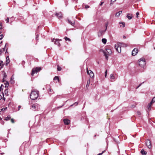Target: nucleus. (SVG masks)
I'll use <instances>...</instances> for the list:
<instances>
[{
  "mask_svg": "<svg viewBox=\"0 0 155 155\" xmlns=\"http://www.w3.org/2000/svg\"><path fill=\"white\" fill-rule=\"evenodd\" d=\"M106 31L100 30H99L97 33V35L98 37H101L104 34L105 32Z\"/></svg>",
  "mask_w": 155,
  "mask_h": 155,
  "instance_id": "obj_7",
  "label": "nucleus"
},
{
  "mask_svg": "<svg viewBox=\"0 0 155 155\" xmlns=\"http://www.w3.org/2000/svg\"><path fill=\"white\" fill-rule=\"evenodd\" d=\"M140 152L142 155H146L147 152L145 151L144 150H142Z\"/></svg>",
  "mask_w": 155,
  "mask_h": 155,
  "instance_id": "obj_15",
  "label": "nucleus"
},
{
  "mask_svg": "<svg viewBox=\"0 0 155 155\" xmlns=\"http://www.w3.org/2000/svg\"><path fill=\"white\" fill-rule=\"evenodd\" d=\"M102 41L103 43L105 44L107 42V39L105 38H103L102 39Z\"/></svg>",
  "mask_w": 155,
  "mask_h": 155,
  "instance_id": "obj_20",
  "label": "nucleus"
},
{
  "mask_svg": "<svg viewBox=\"0 0 155 155\" xmlns=\"http://www.w3.org/2000/svg\"><path fill=\"white\" fill-rule=\"evenodd\" d=\"M64 38L66 41H71L70 39V38H68L67 37H65Z\"/></svg>",
  "mask_w": 155,
  "mask_h": 155,
  "instance_id": "obj_23",
  "label": "nucleus"
},
{
  "mask_svg": "<svg viewBox=\"0 0 155 155\" xmlns=\"http://www.w3.org/2000/svg\"><path fill=\"white\" fill-rule=\"evenodd\" d=\"M146 144L149 148L150 149L151 148V143L150 140H147L146 142Z\"/></svg>",
  "mask_w": 155,
  "mask_h": 155,
  "instance_id": "obj_9",
  "label": "nucleus"
},
{
  "mask_svg": "<svg viewBox=\"0 0 155 155\" xmlns=\"http://www.w3.org/2000/svg\"><path fill=\"white\" fill-rule=\"evenodd\" d=\"M2 85L1 86H2ZM1 90H2V86H1L0 87V91H1Z\"/></svg>",
  "mask_w": 155,
  "mask_h": 155,
  "instance_id": "obj_56",
  "label": "nucleus"
},
{
  "mask_svg": "<svg viewBox=\"0 0 155 155\" xmlns=\"http://www.w3.org/2000/svg\"><path fill=\"white\" fill-rule=\"evenodd\" d=\"M78 102H75V103H74L72 105H71V106H72L74 105H75L76 106H77L78 105Z\"/></svg>",
  "mask_w": 155,
  "mask_h": 155,
  "instance_id": "obj_34",
  "label": "nucleus"
},
{
  "mask_svg": "<svg viewBox=\"0 0 155 155\" xmlns=\"http://www.w3.org/2000/svg\"><path fill=\"white\" fill-rule=\"evenodd\" d=\"M38 37H39V36L38 35H37L36 36V38L37 40L38 39Z\"/></svg>",
  "mask_w": 155,
  "mask_h": 155,
  "instance_id": "obj_45",
  "label": "nucleus"
},
{
  "mask_svg": "<svg viewBox=\"0 0 155 155\" xmlns=\"http://www.w3.org/2000/svg\"><path fill=\"white\" fill-rule=\"evenodd\" d=\"M104 152V151H103L102 152V153H100L98 154H97V155H102V154H103V153Z\"/></svg>",
  "mask_w": 155,
  "mask_h": 155,
  "instance_id": "obj_43",
  "label": "nucleus"
},
{
  "mask_svg": "<svg viewBox=\"0 0 155 155\" xmlns=\"http://www.w3.org/2000/svg\"><path fill=\"white\" fill-rule=\"evenodd\" d=\"M129 15V14H128L127 15V17L129 19H131L132 18V17L131 16H130Z\"/></svg>",
  "mask_w": 155,
  "mask_h": 155,
  "instance_id": "obj_24",
  "label": "nucleus"
},
{
  "mask_svg": "<svg viewBox=\"0 0 155 155\" xmlns=\"http://www.w3.org/2000/svg\"><path fill=\"white\" fill-rule=\"evenodd\" d=\"M103 53L106 59L107 60L109 55L111 54V51L109 49H106L103 51Z\"/></svg>",
  "mask_w": 155,
  "mask_h": 155,
  "instance_id": "obj_4",
  "label": "nucleus"
},
{
  "mask_svg": "<svg viewBox=\"0 0 155 155\" xmlns=\"http://www.w3.org/2000/svg\"><path fill=\"white\" fill-rule=\"evenodd\" d=\"M2 99V96L0 95V100Z\"/></svg>",
  "mask_w": 155,
  "mask_h": 155,
  "instance_id": "obj_57",
  "label": "nucleus"
},
{
  "mask_svg": "<svg viewBox=\"0 0 155 155\" xmlns=\"http://www.w3.org/2000/svg\"><path fill=\"white\" fill-rule=\"evenodd\" d=\"M8 91L7 90H5V91H4V93H5V95H6V96H7L8 95Z\"/></svg>",
  "mask_w": 155,
  "mask_h": 155,
  "instance_id": "obj_25",
  "label": "nucleus"
},
{
  "mask_svg": "<svg viewBox=\"0 0 155 155\" xmlns=\"http://www.w3.org/2000/svg\"><path fill=\"white\" fill-rule=\"evenodd\" d=\"M116 0H111V2H114L116 1Z\"/></svg>",
  "mask_w": 155,
  "mask_h": 155,
  "instance_id": "obj_47",
  "label": "nucleus"
},
{
  "mask_svg": "<svg viewBox=\"0 0 155 155\" xmlns=\"http://www.w3.org/2000/svg\"><path fill=\"white\" fill-rule=\"evenodd\" d=\"M41 70V68L40 67H36L35 68H33L32 71L31 75L32 76H33L35 74L37 73L40 71Z\"/></svg>",
  "mask_w": 155,
  "mask_h": 155,
  "instance_id": "obj_5",
  "label": "nucleus"
},
{
  "mask_svg": "<svg viewBox=\"0 0 155 155\" xmlns=\"http://www.w3.org/2000/svg\"><path fill=\"white\" fill-rule=\"evenodd\" d=\"M6 65L7 66L8 65V64L10 62V60L9 59V57L8 56L6 58Z\"/></svg>",
  "mask_w": 155,
  "mask_h": 155,
  "instance_id": "obj_16",
  "label": "nucleus"
},
{
  "mask_svg": "<svg viewBox=\"0 0 155 155\" xmlns=\"http://www.w3.org/2000/svg\"><path fill=\"white\" fill-rule=\"evenodd\" d=\"M38 96V91L34 90L31 91L30 95V98L32 100H35L37 99Z\"/></svg>",
  "mask_w": 155,
  "mask_h": 155,
  "instance_id": "obj_2",
  "label": "nucleus"
},
{
  "mask_svg": "<svg viewBox=\"0 0 155 155\" xmlns=\"http://www.w3.org/2000/svg\"><path fill=\"white\" fill-rule=\"evenodd\" d=\"M105 73V74H107V70H106Z\"/></svg>",
  "mask_w": 155,
  "mask_h": 155,
  "instance_id": "obj_54",
  "label": "nucleus"
},
{
  "mask_svg": "<svg viewBox=\"0 0 155 155\" xmlns=\"http://www.w3.org/2000/svg\"><path fill=\"white\" fill-rule=\"evenodd\" d=\"M55 15L59 19L61 18L62 17V14L61 12L56 13L55 14Z\"/></svg>",
  "mask_w": 155,
  "mask_h": 155,
  "instance_id": "obj_11",
  "label": "nucleus"
},
{
  "mask_svg": "<svg viewBox=\"0 0 155 155\" xmlns=\"http://www.w3.org/2000/svg\"><path fill=\"white\" fill-rule=\"evenodd\" d=\"M2 50H1L0 49V54H2Z\"/></svg>",
  "mask_w": 155,
  "mask_h": 155,
  "instance_id": "obj_50",
  "label": "nucleus"
},
{
  "mask_svg": "<svg viewBox=\"0 0 155 155\" xmlns=\"http://www.w3.org/2000/svg\"><path fill=\"white\" fill-rule=\"evenodd\" d=\"M136 17H137V18H138V15H139V12H137V13H136Z\"/></svg>",
  "mask_w": 155,
  "mask_h": 155,
  "instance_id": "obj_38",
  "label": "nucleus"
},
{
  "mask_svg": "<svg viewBox=\"0 0 155 155\" xmlns=\"http://www.w3.org/2000/svg\"><path fill=\"white\" fill-rule=\"evenodd\" d=\"M143 83H143H141V84H139V86H139V87H140V86L142 85V84Z\"/></svg>",
  "mask_w": 155,
  "mask_h": 155,
  "instance_id": "obj_52",
  "label": "nucleus"
},
{
  "mask_svg": "<svg viewBox=\"0 0 155 155\" xmlns=\"http://www.w3.org/2000/svg\"><path fill=\"white\" fill-rule=\"evenodd\" d=\"M151 101L152 102H153V103H154V102H155V97L153 98L152 100Z\"/></svg>",
  "mask_w": 155,
  "mask_h": 155,
  "instance_id": "obj_30",
  "label": "nucleus"
},
{
  "mask_svg": "<svg viewBox=\"0 0 155 155\" xmlns=\"http://www.w3.org/2000/svg\"><path fill=\"white\" fill-rule=\"evenodd\" d=\"M108 22H107V23H106V24H105L106 29L105 30V31H106V30H107V26L108 25Z\"/></svg>",
  "mask_w": 155,
  "mask_h": 155,
  "instance_id": "obj_33",
  "label": "nucleus"
},
{
  "mask_svg": "<svg viewBox=\"0 0 155 155\" xmlns=\"http://www.w3.org/2000/svg\"><path fill=\"white\" fill-rule=\"evenodd\" d=\"M54 80H58L59 82V78L58 76H55L54 78Z\"/></svg>",
  "mask_w": 155,
  "mask_h": 155,
  "instance_id": "obj_21",
  "label": "nucleus"
},
{
  "mask_svg": "<svg viewBox=\"0 0 155 155\" xmlns=\"http://www.w3.org/2000/svg\"><path fill=\"white\" fill-rule=\"evenodd\" d=\"M154 15L155 16V12H154Z\"/></svg>",
  "mask_w": 155,
  "mask_h": 155,
  "instance_id": "obj_63",
  "label": "nucleus"
},
{
  "mask_svg": "<svg viewBox=\"0 0 155 155\" xmlns=\"http://www.w3.org/2000/svg\"><path fill=\"white\" fill-rule=\"evenodd\" d=\"M87 73L89 74L91 78H93L94 76V74L93 72L91 70H88V68H87Z\"/></svg>",
  "mask_w": 155,
  "mask_h": 155,
  "instance_id": "obj_8",
  "label": "nucleus"
},
{
  "mask_svg": "<svg viewBox=\"0 0 155 155\" xmlns=\"http://www.w3.org/2000/svg\"><path fill=\"white\" fill-rule=\"evenodd\" d=\"M107 75V74H105V77H106Z\"/></svg>",
  "mask_w": 155,
  "mask_h": 155,
  "instance_id": "obj_58",
  "label": "nucleus"
},
{
  "mask_svg": "<svg viewBox=\"0 0 155 155\" xmlns=\"http://www.w3.org/2000/svg\"><path fill=\"white\" fill-rule=\"evenodd\" d=\"M11 79H12V80H13V79H14V77H13V76H12V77H11Z\"/></svg>",
  "mask_w": 155,
  "mask_h": 155,
  "instance_id": "obj_46",
  "label": "nucleus"
},
{
  "mask_svg": "<svg viewBox=\"0 0 155 155\" xmlns=\"http://www.w3.org/2000/svg\"><path fill=\"white\" fill-rule=\"evenodd\" d=\"M89 7V6H88V5H86L85 6V8H88Z\"/></svg>",
  "mask_w": 155,
  "mask_h": 155,
  "instance_id": "obj_53",
  "label": "nucleus"
},
{
  "mask_svg": "<svg viewBox=\"0 0 155 155\" xmlns=\"http://www.w3.org/2000/svg\"><path fill=\"white\" fill-rule=\"evenodd\" d=\"M6 84L5 86V87H8V86L9 85V83L8 82V81H6Z\"/></svg>",
  "mask_w": 155,
  "mask_h": 155,
  "instance_id": "obj_32",
  "label": "nucleus"
},
{
  "mask_svg": "<svg viewBox=\"0 0 155 155\" xmlns=\"http://www.w3.org/2000/svg\"><path fill=\"white\" fill-rule=\"evenodd\" d=\"M7 76V75H6L5 74V73L4 74V78H6Z\"/></svg>",
  "mask_w": 155,
  "mask_h": 155,
  "instance_id": "obj_51",
  "label": "nucleus"
},
{
  "mask_svg": "<svg viewBox=\"0 0 155 155\" xmlns=\"http://www.w3.org/2000/svg\"><path fill=\"white\" fill-rule=\"evenodd\" d=\"M139 87V86H137V87L136 89H137Z\"/></svg>",
  "mask_w": 155,
  "mask_h": 155,
  "instance_id": "obj_60",
  "label": "nucleus"
},
{
  "mask_svg": "<svg viewBox=\"0 0 155 155\" xmlns=\"http://www.w3.org/2000/svg\"><path fill=\"white\" fill-rule=\"evenodd\" d=\"M103 3H104V2H101V3L100 4V5L101 6Z\"/></svg>",
  "mask_w": 155,
  "mask_h": 155,
  "instance_id": "obj_49",
  "label": "nucleus"
},
{
  "mask_svg": "<svg viewBox=\"0 0 155 155\" xmlns=\"http://www.w3.org/2000/svg\"><path fill=\"white\" fill-rule=\"evenodd\" d=\"M3 37V35L2 34L1 35H0V39L1 40L2 39V38Z\"/></svg>",
  "mask_w": 155,
  "mask_h": 155,
  "instance_id": "obj_37",
  "label": "nucleus"
},
{
  "mask_svg": "<svg viewBox=\"0 0 155 155\" xmlns=\"http://www.w3.org/2000/svg\"><path fill=\"white\" fill-rule=\"evenodd\" d=\"M11 117L10 116H8L6 117L5 118V120H9L10 119Z\"/></svg>",
  "mask_w": 155,
  "mask_h": 155,
  "instance_id": "obj_22",
  "label": "nucleus"
},
{
  "mask_svg": "<svg viewBox=\"0 0 155 155\" xmlns=\"http://www.w3.org/2000/svg\"><path fill=\"white\" fill-rule=\"evenodd\" d=\"M21 107V106H20V105H19V106H18V110H20V108Z\"/></svg>",
  "mask_w": 155,
  "mask_h": 155,
  "instance_id": "obj_44",
  "label": "nucleus"
},
{
  "mask_svg": "<svg viewBox=\"0 0 155 155\" xmlns=\"http://www.w3.org/2000/svg\"><path fill=\"white\" fill-rule=\"evenodd\" d=\"M68 23L71 24L72 25H74L75 24V21L74 20H73V21H71V20H69V19H68Z\"/></svg>",
  "mask_w": 155,
  "mask_h": 155,
  "instance_id": "obj_14",
  "label": "nucleus"
},
{
  "mask_svg": "<svg viewBox=\"0 0 155 155\" xmlns=\"http://www.w3.org/2000/svg\"><path fill=\"white\" fill-rule=\"evenodd\" d=\"M5 47L3 48V49H2V52H4L5 51Z\"/></svg>",
  "mask_w": 155,
  "mask_h": 155,
  "instance_id": "obj_48",
  "label": "nucleus"
},
{
  "mask_svg": "<svg viewBox=\"0 0 155 155\" xmlns=\"http://www.w3.org/2000/svg\"><path fill=\"white\" fill-rule=\"evenodd\" d=\"M139 65L141 68H143L146 65L145 60L144 58H142L138 60Z\"/></svg>",
  "mask_w": 155,
  "mask_h": 155,
  "instance_id": "obj_3",
  "label": "nucleus"
},
{
  "mask_svg": "<svg viewBox=\"0 0 155 155\" xmlns=\"http://www.w3.org/2000/svg\"><path fill=\"white\" fill-rule=\"evenodd\" d=\"M123 38H126V37H125V36H123Z\"/></svg>",
  "mask_w": 155,
  "mask_h": 155,
  "instance_id": "obj_59",
  "label": "nucleus"
},
{
  "mask_svg": "<svg viewBox=\"0 0 155 155\" xmlns=\"http://www.w3.org/2000/svg\"><path fill=\"white\" fill-rule=\"evenodd\" d=\"M11 121L12 122V123H14V120L13 119H11Z\"/></svg>",
  "mask_w": 155,
  "mask_h": 155,
  "instance_id": "obj_42",
  "label": "nucleus"
},
{
  "mask_svg": "<svg viewBox=\"0 0 155 155\" xmlns=\"http://www.w3.org/2000/svg\"><path fill=\"white\" fill-rule=\"evenodd\" d=\"M61 67H60L59 66H58V68H57V70L58 71H61Z\"/></svg>",
  "mask_w": 155,
  "mask_h": 155,
  "instance_id": "obj_28",
  "label": "nucleus"
},
{
  "mask_svg": "<svg viewBox=\"0 0 155 155\" xmlns=\"http://www.w3.org/2000/svg\"><path fill=\"white\" fill-rule=\"evenodd\" d=\"M138 50L137 48H134L132 52V55L133 56L136 55L138 52Z\"/></svg>",
  "mask_w": 155,
  "mask_h": 155,
  "instance_id": "obj_10",
  "label": "nucleus"
},
{
  "mask_svg": "<svg viewBox=\"0 0 155 155\" xmlns=\"http://www.w3.org/2000/svg\"><path fill=\"white\" fill-rule=\"evenodd\" d=\"M54 40H58V41H61V39H55L54 38H53V39H52V40H51V41L52 42H53L54 41Z\"/></svg>",
  "mask_w": 155,
  "mask_h": 155,
  "instance_id": "obj_27",
  "label": "nucleus"
},
{
  "mask_svg": "<svg viewBox=\"0 0 155 155\" xmlns=\"http://www.w3.org/2000/svg\"><path fill=\"white\" fill-rule=\"evenodd\" d=\"M54 43L55 45H57L58 47H60L61 46L60 43L59 42V41H58V40H54Z\"/></svg>",
  "mask_w": 155,
  "mask_h": 155,
  "instance_id": "obj_13",
  "label": "nucleus"
},
{
  "mask_svg": "<svg viewBox=\"0 0 155 155\" xmlns=\"http://www.w3.org/2000/svg\"><path fill=\"white\" fill-rule=\"evenodd\" d=\"M153 103V102H152L151 101L149 104H148V106H147L148 108V109L149 110V109H150L151 106L152 104Z\"/></svg>",
  "mask_w": 155,
  "mask_h": 155,
  "instance_id": "obj_19",
  "label": "nucleus"
},
{
  "mask_svg": "<svg viewBox=\"0 0 155 155\" xmlns=\"http://www.w3.org/2000/svg\"><path fill=\"white\" fill-rule=\"evenodd\" d=\"M122 24L123 25V27H124L125 25V23L124 22H120L119 24Z\"/></svg>",
  "mask_w": 155,
  "mask_h": 155,
  "instance_id": "obj_26",
  "label": "nucleus"
},
{
  "mask_svg": "<svg viewBox=\"0 0 155 155\" xmlns=\"http://www.w3.org/2000/svg\"><path fill=\"white\" fill-rule=\"evenodd\" d=\"M122 13V11H120L118 12H117L115 15L116 16V17H119L120 15Z\"/></svg>",
  "mask_w": 155,
  "mask_h": 155,
  "instance_id": "obj_17",
  "label": "nucleus"
},
{
  "mask_svg": "<svg viewBox=\"0 0 155 155\" xmlns=\"http://www.w3.org/2000/svg\"><path fill=\"white\" fill-rule=\"evenodd\" d=\"M10 82L12 84L14 83V81H13V80L11 79L10 81Z\"/></svg>",
  "mask_w": 155,
  "mask_h": 155,
  "instance_id": "obj_40",
  "label": "nucleus"
},
{
  "mask_svg": "<svg viewBox=\"0 0 155 155\" xmlns=\"http://www.w3.org/2000/svg\"><path fill=\"white\" fill-rule=\"evenodd\" d=\"M90 83V80H88L87 81L86 87L89 86Z\"/></svg>",
  "mask_w": 155,
  "mask_h": 155,
  "instance_id": "obj_29",
  "label": "nucleus"
},
{
  "mask_svg": "<svg viewBox=\"0 0 155 155\" xmlns=\"http://www.w3.org/2000/svg\"><path fill=\"white\" fill-rule=\"evenodd\" d=\"M49 91H50V92H51V88H50V89H49Z\"/></svg>",
  "mask_w": 155,
  "mask_h": 155,
  "instance_id": "obj_55",
  "label": "nucleus"
},
{
  "mask_svg": "<svg viewBox=\"0 0 155 155\" xmlns=\"http://www.w3.org/2000/svg\"><path fill=\"white\" fill-rule=\"evenodd\" d=\"M2 41H1V42H0V44H1V43H2Z\"/></svg>",
  "mask_w": 155,
  "mask_h": 155,
  "instance_id": "obj_61",
  "label": "nucleus"
},
{
  "mask_svg": "<svg viewBox=\"0 0 155 155\" xmlns=\"http://www.w3.org/2000/svg\"><path fill=\"white\" fill-rule=\"evenodd\" d=\"M3 63V61H0V66H2V67H3V66L4 65V64H2Z\"/></svg>",
  "mask_w": 155,
  "mask_h": 155,
  "instance_id": "obj_31",
  "label": "nucleus"
},
{
  "mask_svg": "<svg viewBox=\"0 0 155 155\" xmlns=\"http://www.w3.org/2000/svg\"><path fill=\"white\" fill-rule=\"evenodd\" d=\"M2 23L0 22V29H2Z\"/></svg>",
  "mask_w": 155,
  "mask_h": 155,
  "instance_id": "obj_39",
  "label": "nucleus"
},
{
  "mask_svg": "<svg viewBox=\"0 0 155 155\" xmlns=\"http://www.w3.org/2000/svg\"><path fill=\"white\" fill-rule=\"evenodd\" d=\"M9 18L8 17L7 19L6 20V23H8L9 22Z\"/></svg>",
  "mask_w": 155,
  "mask_h": 155,
  "instance_id": "obj_35",
  "label": "nucleus"
},
{
  "mask_svg": "<svg viewBox=\"0 0 155 155\" xmlns=\"http://www.w3.org/2000/svg\"><path fill=\"white\" fill-rule=\"evenodd\" d=\"M118 49L119 50V49H119V48H118Z\"/></svg>",
  "mask_w": 155,
  "mask_h": 155,
  "instance_id": "obj_64",
  "label": "nucleus"
},
{
  "mask_svg": "<svg viewBox=\"0 0 155 155\" xmlns=\"http://www.w3.org/2000/svg\"><path fill=\"white\" fill-rule=\"evenodd\" d=\"M64 122L65 124L68 125L70 123V121L68 119H64Z\"/></svg>",
  "mask_w": 155,
  "mask_h": 155,
  "instance_id": "obj_12",
  "label": "nucleus"
},
{
  "mask_svg": "<svg viewBox=\"0 0 155 155\" xmlns=\"http://www.w3.org/2000/svg\"><path fill=\"white\" fill-rule=\"evenodd\" d=\"M137 114L139 116H140L141 115V114L140 112L138 111H137Z\"/></svg>",
  "mask_w": 155,
  "mask_h": 155,
  "instance_id": "obj_41",
  "label": "nucleus"
},
{
  "mask_svg": "<svg viewBox=\"0 0 155 155\" xmlns=\"http://www.w3.org/2000/svg\"><path fill=\"white\" fill-rule=\"evenodd\" d=\"M110 78L112 79H115V77L113 74H111L110 75Z\"/></svg>",
  "mask_w": 155,
  "mask_h": 155,
  "instance_id": "obj_18",
  "label": "nucleus"
},
{
  "mask_svg": "<svg viewBox=\"0 0 155 155\" xmlns=\"http://www.w3.org/2000/svg\"><path fill=\"white\" fill-rule=\"evenodd\" d=\"M127 46V45L125 44L121 43L119 42L117 43L115 45V49L119 53H120L121 52V47H125Z\"/></svg>",
  "mask_w": 155,
  "mask_h": 155,
  "instance_id": "obj_1",
  "label": "nucleus"
},
{
  "mask_svg": "<svg viewBox=\"0 0 155 155\" xmlns=\"http://www.w3.org/2000/svg\"><path fill=\"white\" fill-rule=\"evenodd\" d=\"M32 109L34 111L38 110L39 109L38 105V104H33L32 105Z\"/></svg>",
  "mask_w": 155,
  "mask_h": 155,
  "instance_id": "obj_6",
  "label": "nucleus"
},
{
  "mask_svg": "<svg viewBox=\"0 0 155 155\" xmlns=\"http://www.w3.org/2000/svg\"><path fill=\"white\" fill-rule=\"evenodd\" d=\"M2 118L0 117V120H2Z\"/></svg>",
  "mask_w": 155,
  "mask_h": 155,
  "instance_id": "obj_62",
  "label": "nucleus"
},
{
  "mask_svg": "<svg viewBox=\"0 0 155 155\" xmlns=\"http://www.w3.org/2000/svg\"><path fill=\"white\" fill-rule=\"evenodd\" d=\"M6 109H7V107L5 108H2V109H1V111H5V110Z\"/></svg>",
  "mask_w": 155,
  "mask_h": 155,
  "instance_id": "obj_36",
  "label": "nucleus"
}]
</instances>
